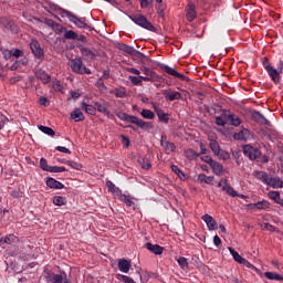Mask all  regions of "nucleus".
Instances as JSON below:
<instances>
[{
	"label": "nucleus",
	"mask_w": 283,
	"mask_h": 283,
	"mask_svg": "<svg viewBox=\"0 0 283 283\" xmlns=\"http://www.w3.org/2000/svg\"><path fill=\"white\" fill-rule=\"evenodd\" d=\"M254 118L258 120V123H261V125H271V122L266 119V117H264V115H262L260 112H255Z\"/></svg>",
	"instance_id": "40"
},
{
	"label": "nucleus",
	"mask_w": 283,
	"mask_h": 283,
	"mask_svg": "<svg viewBox=\"0 0 283 283\" xmlns=\"http://www.w3.org/2000/svg\"><path fill=\"white\" fill-rule=\"evenodd\" d=\"M50 281L52 283H70V279H67V274H65V272L61 274H52Z\"/></svg>",
	"instance_id": "21"
},
{
	"label": "nucleus",
	"mask_w": 283,
	"mask_h": 283,
	"mask_svg": "<svg viewBox=\"0 0 283 283\" xmlns=\"http://www.w3.org/2000/svg\"><path fill=\"white\" fill-rule=\"evenodd\" d=\"M35 77H38L43 83V85H48V83L52 81V76H50V74H48V72H45L43 69H38L35 71Z\"/></svg>",
	"instance_id": "14"
},
{
	"label": "nucleus",
	"mask_w": 283,
	"mask_h": 283,
	"mask_svg": "<svg viewBox=\"0 0 283 283\" xmlns=\"http://www.w3.org/2000/svg\"><path fill=\"white\" fill-rule=\"evenodd\" d=\"M39 103L43 107H50V99H48V97H40Z\"/></svg>",
	"instance_id": "62"
},
{
	"label": "nucleus",
	"mask_w": 283,
	"mask_h": 283,
	"mask_svg": "<svg viewBox=\"0 0 283 283\" xmlns=\"http://www.w3.org/2000/svg\"><path fill=\"white\" fill-rule=\"evenodd\" d=\"M262 65H263L264 70L268 72V75L270 76L271 81H273V77L277 76V69H275V67H273V65H271L269 57H263Z\"/></svg>",
	"instance_id": "10"
},
{
	"label": "nucleus",
	"mask_w": 283,
	"mask_h": 283,
	"mask_svg": "<svg viewBox=\"0 0 283 283\" xmlns=\"http://www.w3.org/2000/svg\"><path fill=\"white\" fill-rule=\"evenodd\" d=\"M252 176L256 178V180H260L261 182H263V185H269V179L271 178V176L266 174V171H262V170H254L252 172Z\"/></svg>",
	"instance_id": "16"
},
{
	"label": "nucleus",
	"mask_w": 283,
	"mask_h": 283,
	"mask_svg": "<svg viewBox=\"0 0 283 283\" xmlns=\"http://www.w3.org/2000/svg\"><path fill=\"white\" fill-rule=\"evenodd\" d=\"M53 205H55V207H63V205H67V199L65 197L55 196L53 197Z\"/></svg>",
	"instance_id": "42"
},
{
	"label": "nucleus",
	"mask_w": 283,
	"mask_h": 283,
	"mask_svg": "<svg viewBox=\"0 0 283 283\" xmlns=\"http://www.w3.org/2000/svg\"><path fill=\"white\" fill-rule=\"evenodd\" d=\"M96 87L99 90V92H105L107 90V86H105V82H103V78H98L96 82Z\"/></svg>",
	"instance_id": "58"
},
{
	"label": "nucleus",
	"mask_w": 283,
	"mask_h": 283,
	"mask_svg": "<svg viewBox=\"0 0 283 283\" xmlns=\"http://www.w3.org/2000/svg\"><path fill=\"white\" fill-rule=\"evenodd\" d=\"M268 196L270 200H273L276 205L282 199V197L280 196V191H275V190L270 191Z\"/></svg>",
	"instance_id": "46"
},
{
	"label": "nucleus",
	"mask_w": 283,
	"mask_h": 283,
	"mask_svg": "<svg viewBox=\"0 0 283 283\" xmlns=\"http://www.w3.org/2000/svg\"><path fill=\"white\" fill-rule=\"evenodd\" d=\"M179 266L181 269H189V262H187V258L185 256H180L178 260H177Z\"/></svg>",
	"instance_id": "57"
},
{
	"label": "nucleus",
	"mask_w": 283,
	"mask_h": 283,
	"mask_svg": "<svg viewBox=\"0 0 283 283\" xmlns=\"http://www.w3.org/2000/svg\"><path fill=\"white\" fill-rule=\"evenodd\" d=\"M118 50H120L122 52H125L126 54H129V56H138V54L139 56H145V54H143L140 51L125 43H120L118 45Z\"/></svg>",
	"instance_id": "8"
},
{
	"label": "nucleus",
	"mask_w": 283,
	"mask_h": 283,
	"mask_svg": "<svg viewBox=\"0 0 283 283\" xmlns=\"http://www.w3.org/2000/svg\"><path fill=\"white\" fill-rule=\"evenodd\" d=\"M65 165H69V167H72V169H76L77 171H80V169H83V165H81L74 160H66Z\"/></svg>",
	"instance_id": "56"
},
{
	"label": "nucleus",
	"mask_w": 283,
	"mask_h": 283,
	"mask_svg": "<svg viewBox=\"0 0 283 283\" xmlns=\"http://www.w3.org/2000/svg\"><path fill=\"white\" fill-rule=\"evenodd\" d=\"M139 3H140V8L145 9V8H149V6L154 3V0H139Z\"/></svg>",
	"instance_id": "61"
},
{
	"label": "nucleus",
	"mask_w": 283,
	"mask_h": 283,
	"mask_svg": "<svg viewBox=\"0 0 283 283\" xmlns=\"http://www.w3.org/2000/svg\"><path fill=\"white\" fill-rule=\"evenodd\" d=\"M222 191H226L228 196H231L232 198H238L239 196L238 191H235V189H233L231 186H223Z\"/></svg>",
	"instance_id": "47"
},
{
	"label": "nucleus",
	"mask_w": 283,
	"mask_h": 283,
	"mask_svg": "<svg viewBox=\"0 0 283 283\" xmlns=\"http://www.w3.org/2000/svg\"><path fill=\"white\" fill-rule=\"evenodd\" d=\"M187 21H193L196 19V4H189L186 13Z\"/></svg>",
	"instance_id": "31"
},
{
	"label": "nucleus",
	"mask_w": 283,
	"mask_h": 283,
	"mask_svg": "<svg viewBox=\"0 0 283 283\" xmlns=\"http://www.w3.org/2000/svg\"><path fill=\"white\" fill-rule=\"evenodd\" d=\"M171 171H174V174H177L180 180H185L187 178V175H185V172L176 165H171Z\"/></svg>",
	"instance_id": "49"
},
{
	"label": "nucleus",
	"mask_w": 283,
	"mask_h": 283,
	"mask_svg": "<svg viewBox=\"0 0 283 283\" xmlns=\"http://www.w3.org/2000/svg\"><path fill=\"white\" fill-rule=\"evenodd\" d=\"M3 21L6 30H9L12 34H19V25H17V23L8 19H3Z\"/></svg>",
	"instance_id": "27"
},
{
	"label": "nucleus",
	"mask_w": 283,
	"mask_h": 283,
	"mask_svg": "<svg viewBox=\"0 0 283 283\" xmlns=\"http://www.w3.org/2000/svg\"><path fill=\"white\" fill-rule=\"evenodd\" d=\"M63 171H67V168L64 166H51L50 174H63Z\"/></svg>",
	"instance_id": "55"
},
{
	"label": "nucleus",
	"mask_w": 283,
	"mask_h": 283,
	"mask_svg": "<svg viewBox=\"0 0 283 283\" xmlns=\"http://www.w3.org/2000/svg\"><path fill=\"white\" fill-rule=\"evenodd\" d=\"M118 199L120 200V202H125L127 207H136V203H134V199L127 195L122 193Z\"/></svg>",
	"instance_id": "36"
},
{
	"label": "nucleus",
	"mask_w": 283,
	"mask_h": 283,
	"mask_svg": "<svg viewBox=\"0 0 283 283\" xmlns=\"http://www.w3.org/2000/svg\"><path fill=\"white\" fill-rule=\"evenodd\" d=\"M10 196H12L13 198H21V190L14 189L11 191Z\"/></svg>",
	"instance_id": "64"
},
{
	"label": "nucleus",
	"mask_w": 283,
	"mask_h": 283,
	"mask_svg": "<svg viewBox=\"0 0 283 283\" xmlns=\"http://www.w3.org/2000/svg\"><path fill=\"white\" fill-rule=\"evenodd\" d=\"M146 249L150 251V253H154L155 255H163V252L165 251L164 247H160L158 244L153 243H146Z\"/></svg>",
	"instance_id": "22"
},
{
	"label": "nucleus",
	"mask_w": 283,
	"mask_h": 283,
	"mask_svg": "<svg viewBox=\"0 0 283 283\" xmlns=\"http://www.w3.org/2000/svg\"><path fill=\"white\" fill-rule=\"evenodd\" d=\"M143 72L146 76H142V80L145 81L146 83H149V82L154 83V81H158V74L149 70V67H144Z\"/></svg>",
	"instance_id": "12"
},
{
	"label": "nucleus",
	"mask_w": 283,
	"mask_h": 283,
	"mask_svg": "<svg viewBox=\"0 0 283 283\" xmlns=\"http://www.w3.org/2000/svg\"><path fill=\"white\" fill-rule=\"evenodd\" d=\"M199 182H205V185H213L214 177L213 176H206L205 174H200L198 176Z\"/></svg>",
	"instance_id": "38"
},
{
	"label": "nucleus",
	"mask_w": 283,
	"mask_h": 283,
	"mask_svg": "<svg viewBox=\"0 0 283 283\" xmlns=\"http://www.w3.org/2000/svg\"><path fill=\"white\" fill-rule=\"evenodd\" d=\"M228 251L230 252V255H232L234 262H238L240 264L241 260H243L242 255L235 251V249L229 247Z\"/></svg>",
	"instance_id": "45"
},
{
	"label": "nucleus",
	"mask_w": 283,
	"mask_h": 283,
	"mask_svg": "<svg viewBox=\"0 0 283 283\" xmlns=\"http://www.w3.org/2000/svg\"><path fill=\"white\" fill-rule=\"evenodd\" d=\"M243 154L249 158V160H258L259 158H262V150L258 147H253L251 144H247L243 146Z\"/></svg>",
	"instance_id": "5"
},
{
	"label": "nucleus",
	"mask_w": 283,
	"mask_h": 283,
	"mask_svg": "<svg viewBox=\"0 0 283 283\" xmlns=\"http://www.w3.org/2000/svg\"><path fill=\"white\" fill-rule=\"evenodd\" d=\"M128 80L130 81V83H132L133 85H143V76H142V75H139L138 77H137V76H134V75H130V76L128 77Z\"/></svg>",
	"instance_id": "53"
},
{
	"label": "nucleus",
	"mask_w": 283,
	"mask_h": 283,
	"mask_svg": "<svg viewBox=\"0 0 283 283\" xmlns=\"http://www.w3.org/2000/svg\"><path fill=\"white\" fill-rule=\"evenodd\" d=\"M71 120H74V123H81L85 120V115L81 111V108H75L73 112L70 114Z\"/></svg>",
	"instance_id": "20"
},
{
	"label": "nucleus",
	"mask_w": 283,
	"mask_h": 283,
	"mask_svg": "<svg viewBox=\"0 0 283 283\" xmlns=\"http://www.w3.org/2000/svg\"><path fill=\"white\" fill-rule=\"evenodd\" d=\"M82 109L91 116H96V106H92L85 102H82Z\"/></svg>",
	"instance_id": "33"
},
{
	"label": "nucleus",
	"mask_w": 283,
	"mask_h": 283,
	"mask_svg": "<svg viewBox=\"0 0 283 283\" xmlns=\"http://www.w3.org/2000/svg\"><path fill=\"white\" fill-rule=\"evenodd\" d=\"M19 242V238L14 234H9L4 239H0V244H14Z\"/></svg>",
	"instance_id": "35"
},
{
	"label": "nucleus",
	"mask_w": 283,
	"mask_h": 283,
	"mask_svg": "<svg viewBox=\"0 0 283 283\" xmlns=\"http://www.w3.org/2000/svg\"><path fill=\"white\" fill-rule=\"evenodd\" d=\"M64 39H69L71 41H76L78 39V33L74 32L73 30H65L64 31Z\"/></svg>",
	"instance_id": "44"
},
{
	"label": "nucleus",
	"mask_w": 283,
	"mask_h": 283,
	"mask_svg": "<svg viewBox=\"0 0 283 283\" xmlns=\"http://www.w3.org/2000/svg\"><path fill=\"white\" fill-rule=\"evenodd\" d=\"M201 219L206 222L209 231H216V229H218V222H216V219L210 214H203Z\"/></svg>",
	"instance_id": "15"
},
{
	"label": "nucleus",
	"mask_w": 283,
	"mask_h": 283,
	"mask_svg": "<svg viewBox=\"0 0 283 283\" xmlns=\"http://www.w3.org/2000/svg\"><path fill=\"white\" fill-rule=\"evenodd\" d=\"M157 14L158 17H165V10H167V4L165 2H161L160 4L156 6Z\"/></svg>",
	"instance_id": "51"
},
{
	"label": "nucleus",
	"mask_w": 283,
	"mask_h": 283,
	"mask_svg": "<svg viewBox=\"0 0 283 283\" xmlns=\"http://www.w3.org/2000/svg\"><path fill=\"white\" fill-rule=\"evenodd\" d=\"M54 32H56L57 34H62V32H65V28H63V25L59 24L55 22L54 27H53Z\"/></svg>",
	"instance_id": "60"
},
{
	"label": "nucleus",
	"mask_w": 283,
	"mask_h": 283,
	"mask_svg": "<svg viewBox=\"0 0 283 283\" xmlns=\"http://www.w3.org/2000/svg\"><path fill=\"white\" fill-rule=\"evenodd\" d=\"M40 167H41V169L43 170V171H51V169H52V166H50V165H48V159H45V158H41L40 159Z\"/></svg>",
	"instance_id": "54"
},
{
	"label": "nucleus",
	"mask_w": 283,
	"mask_h": 283,
	"mask_svg": "<svg viewBox=\"0 0 283 283\" xmlns=\"http://www.w3.org/2000/svg\"><path fill=\"white\" fill-rule=\"evenodd\" d=\"M270 207L271 203L266 200L247 205V209H252V211H266V209H270Z\"/></svg>",
	"instance_id": "7"
},
{
	"label": "nucleus",
	"mask_w": 283,
	"mask_h": 283,
	"mask_svg": "<svg viewBox=\"0 0 283 283\" xmlns=\"http://www.w3.org/2000/svg\"><path fill=\"white\" fill-rule=\"evenodd\" d=\"M118 269L122 273H129V270L132 269V262L126 259H120L118 261Z\"/></svg>",
	"instance_id": "25"
},
{
	"label": "nucleus",
	"mask_w": 283,
	"mask_h": 283,
	"mask_svg": "<svg viewBox=\"0 0 283 283\" xmlns=\"http://www.w3.org/2000/svg\"><path fill=\"white\" fill-rule=\"evenodd\" d=\"M216 125H218L219 127H224V125H227V120H224V118L218 116V117H216Z\"/></svg>",
	"instance_id": "63"
},
{
	"label": "nucleus",
	"mask_w": 283,
	"mask_h": 283,
	"mask_svg": "<svg viewBox=\"0 0 283 283\" xmlns=\"http://www.w3.org/2000/svg\"><path fill=\"white\" fill-rule=\"evenodd\" d=\"M161 70H164L166 72V74H169L170 76H175V78H180V81H185V78H187V76L185 74L176 71V69L170 67L167 64H163Z\"/></svg>",
	"instance_id": "11"
},
{
	"label": "nucleus",
	"mask_w": 283,
	"mask_h": 283,
	"mask_svg": "<svg viewBox=\"0 0 283 283\" xmlns=\"http://www.w3.org/2000/svg\"><path fill=\"white\" fill-rule=\"evenodd\" d=\"M111 93L114 94L116 98H125L127 96V91L125 90V87L112 90Z\"/></svg>",
	"instance_id": "37"
},
{
	"label": "nucleus",
	"mask_w": 283,
	"mask_h": 283,
	"mask_svg": "<svg viewBox=\"0 0 283 283\" xmlns=\"http://www.w3.org/2000/svg\"><path fill=\"white\" fill-rule=\"evenodd\" d=\"M234 140H249V129L240 130L239 133H234Z\"/></svg>",
	"instance_id": "34"
},
{
	"label": "nucleus",
	"mask_w": 283,
	"mask_h": 283,
	"mask_svg": "<svg viewBox=\"0 0 283 283\" xmlns=\"http://www.w3.org/2000/svg\"><path fill=\"white\" fill-rule=\"evenodd\" d=\"M185 154H186V157L188 160H196V158H200V153H197L196 150H193L191 148L187 149L185 151Z\"/></svg>",
	"instance_id": "43"
},
{
	"label": "nucleus",
	"mask_w": 283,
	"mask_h": 283,
	"mask_svg": "<svg viewBox=\"0 0 283 283\" xmlns=\"http://www.w3.org/2000/svg\"><path fill=\"white\" fill-rule=\"evenodd\" d=\"M30 50L32 54L35 56V59H43L45 56V53L43 52V49L41 48V43H39V40L32 39L30 42Z\"/></svg>",
	"instance_id": "6"
},
{
	"label": "nucleus",
	"mask_w": 283,
	"mask_h": 283,
	"mask_svg": "<svg viewBox=\"0 0 283 283\" xmlns=\"http://www.w3.org/2000/svg\"><path fill=\"white\" fill-rule=\"evenodd\" d=\"M106 187L108 188V191L114 193V196H117V198H119L120 195L123 193V190H120V188L116 187V185H114V182H112V181H107Z\"/></svg>",
	"instance_id": "30"
},
{
	"label": "nucleus",
	"mask_w": 283,
	"mask_h": 283,
	"mask_svg": "<svg viewBox=\"0 0 283 283\" xmlns=\"http://www.w3.org/2000/svg\"><path fill=\"white\" fill-rule=\"evenodd\" d=\"M70 67L75 74H92V71L83 65V60H81V57L71 60Z\"/></svg>",
	"instance_id": "4"
},
{
	"label": "nucleus",
	"mask_w": 283,
	"mask_h": 283,
	"mask_svg": "<svg viewBox=\"0 0 283 283\" xmlns=\"http://www.w3.org/2000/svg\"><path fill=\"white\" fill-rule=\"evenodd\" d=\"M161 94L166 97V101H180L182 98V94L178 91L164 90Z\"/></svg>",
	"instance_id": "9"
},
{
	"label": "nucleus",
	"mask_w": 283,
	"mask_h": 283,
	"mask_svg": "<svg viewBox=\"0 0 283 283\" xmlns=\"http://www.w3.org/2000/svg\"><path fill=\"white\" fill-rule=\"evenodd\" d=\"M160 145L167 151H176V144H174L172 142L167 140V136H161Z\"/></svg>",
	"instance_id": "26"
},
{
	"label": "nucleus",
	"mask_w": 283,
	"mask_h": 283,
	"mask_svg": "<svg viewBox=\"0 0 283 283\" xmlns=\"http://www.w3.org/2000/svg\"><path fill=\"white\" fill-rule=\"evenodd\" d=\"M276 73L277 75H274V77H272V82L274 83V85H280V83H282L281 74H283V60H280L276 64Z\"/></svg>",
	"instance_id": "17"
},
{
	"label": "nucleus",
	"mask_w": 283,
	"mask_h": 283,
	"mask_svg": "<svg viewBox=\"0 0 283 283\" xmlns=\"http://www.w3.org/2000/svg\"><path fill=\"white\" fill-rule=\"evenodd\" d=\"M95 109L99 112L101 114H104V116H107L108 118H114V115L107 109L106 104H101L98 102H95Z\"/></svg>",
	"instance_id": "23"
},
{
	"label": "nucleus",
	"mask_w": 283,
	"mask_h": 283,
	"mask_svg": "<svg viewBox=\"0 0 283 283\" xmlns=\"http://www.w3.org/2000/svg\"><path fill=\"white\" fill-rule=\"evenodd\" d=\"M61 15L62 17H66V19H69V21H71V23H74V25H76V28H80L82 30H85V28H87V20L85 18H78L75 14H73L72 12L61 9Z\"/></svg>",
	"instance_id": "3"
},
{
	"label": "nucleus",
	"mask_w": 283,
	"mask_h": 283,
	"mask_svg": "<svg viewBox=\"0 0 283 283\" xmlns=\"http://www.w3.org/2000/svg\"><path fill=\"white\" fill-rule=\"evenodd\" d=\"M78 49H80L82 56H85V59H90L92 61L93 59L96 57V54L93 53L92 50H90L83 45H80Z\"/></svg>",
	"instance_id": "29"
},
{
	"label": "nucleus",
	"mask_w": 283,
	"mask_h": 283,
	"mask_svg": "<svg viewBox=\"0 0 283 283\" xmlns=\"http://www.w3.org/2000/svg\"><path fill=\"white\" fill-rule=\"evenodd\" d=\"M38 128L40 129V132H42L43 134H46V136H54V134H56L54 132V129L48 127V126H43V125H39Z\"/></svg>",
	"instance_id": "50"
},
{
	"label": "nucleus",
	"mask_w": 283,
	"mask_h": 283,
	"mask_svg": "<svg viewBox=\"0 0 283 283\" xmlns=\"http://www.w3.org/2000/svg\"><path fill=\"white\" fill-rule=\"evenodd\" d=\"M117 117L119 118V120H125V123H132L133 125H137V127H140V129H154V124L151 122H145L134 115H128L127 113L119 112L117 113Z\"/></svg>",
	"instance_id": "1"
},
{
	"label": "nucleus",
	"mask_w": 283,
	"mask_h": 283,
	"mask_svg": "<svg viewBox=\"0 0 283 283\" xmlns=\"http://www.w3.org/2000/svg\"><path fill=\"white\" fill-rule=\"evenodd\" d=\"M210 167L214 176H222V171H224V167L222 166V164L214 160L210 164Z\"/></svg>",
	"instance_id": "28"
},
{
	"label": "nucleus",
	"mask_w": 283,
	"mask_h": 283,
	"mask_svg": "<svg viewBox=\"0 0 283 283\" xmlns=\"http://www.w3.org/2000/svg\"><path fill=\"white\" fill-rule=\"evenodd\" d=\"M210 149H211V151H213L214 156H217L218 153H219L222 148H220V144H218L217 140L211 139V140H210Z\"/></svg>",
	"instance_id": "48"
},
{
	"label": "nucleus",
	"mask_w": 283,
	"mask_h": 283,
	"mask_svg": "<svg viewBox=\"0 0 283 283\" xmlns=\"http://www.w3.org/2000/svg\"><path fill=\"white\" fill-rule=\"evenodd\" d=\"M217 156L220 160H229L231 158V155L229 154V151L224 149L219 150Z\"/></svg>",
	"instance_id": "52"
},
{
	"label": "nucleus",
	"mask_w": 283,
	"mask_h": 283,
	"mask_svg": "<svg viewBox=\"0 0 283 283\" xmlns=\"http://www.w3.org/2000/svg\"><path fill=\"white\" fill-rule=\"evenodd\" d=\"M268 186L272 187V189H282L283 187V181L280 179V177H271L268 181Z\"/></svg>",
	"instance_id": "24"
},
{
	"label": "nucleus",
	"mask_w": 283,
	"mask_h": 283,
	"mask_svg": "<svg viewBox=\"0 0 283 283\" xmlns=\"http://www.w3.org/2000/svg\"><path fill=\"white\" fill-rule=\"evenodd\" d=\"M264 277H266V280H272L275 282H283L282 274H277L276 272H265Z\"/></svg>",
	"instance_id": "32"
},
{
	"label": "nucleus",
	"mask_w": 283,
	"mask_h": 283,
	"mask_svg": "<svg viewBox=\"0 0 283 283\" xmlns=\"http://www.w3.org/2000/svg\"><path fill=\"white\" fill-rule=\"evenodd\" d=\"M46 187H49L50 189H65V185H63V182L52 178V177H49L46 179V182H45Z\"/></svg>",
	"instance_id": "19"
},
{
	"label": "nucleus",
	"mask_w": 283,
	"mask_h": 283,
	"mask_svg": "<svg viewBox=\"0 0 283 283\" xmlns=\"http://www.w3.org/2000/svg\"><path fill=\"white\" fill-rule=\"evenodd\" d=\"M128 18L130 19V21H133V23L139 25V28H144V30H148L149 32H156V27H154V24H151V22H149L145 15L130 14L128 15Z\"/></svg>",
	"instance_id": "2"
},
{
	"label": "nucleus",
	"mask_w": 283,
	"mask_h": 283,
	"mask_svg": "<svg viewBox=\"0 0 283 283\" xmlns=\"http://www.w3.org/2000/svg\"><path fill=\"white\" fill-rule=\"evenodd\" d=\"M140 116H143V118H146L147 120H154L156 118V114L149 109H142Z\"/></svg>",
	"instance_id": "41"
},
{
	"label": "nucleus",
	"mask_w": 283,
	"mask_h": 283,
	"mask_svg": "<svg viewBox=\"0 0 283 283\" xmlns=\"http://www.w3.org/2000/svg\"><path fill=\"white\" fill-rule=\"evenodd\" d=\"M23 54V51L15 49L12 51H9V56H14L15 59H19Z\"/></svg>",
	"instance_id": "59"
},
{
	"label": "nucleus",
	"mask_w": 283,
	"mask_h": 283,
	"mask_svg": "<svg viewBox=\"0 0 283 283\" xmlns=\"http://www.w3.org/2000/svg\"><path fill=\"white\" fill-rule=\"evenodd\" d=\"M153 107L161 123H169V114L165 113V111H163V108L156 104H154Z\"/></svg>",
	"instance_id": "18"
},
{
	"label": "nucleus",
	"mask_w": 283,
	"mask_h": 283,
	"mask_svg": "<svg viewBox=\"0 0 283 283\" xmlns=\"http://www.w3.org/2000/svg\"><path fill=\"white\" fill-rule=\"evenodd\" d=\"M138 163L142 167V169H151V161H149V158L146 157H139Z\"/></svg>",
	"instance_id": "39"
},
{
	"label": "nucleus",
	"mask_w": 283,
	"mask_h": 283,
	"mask_svg": "<svg viewBox=\"0 0 283 283\" xmlns=\"http://www.w3.org/2000/svg\"><path fill=\"white\" fill-rule=\"evenodd\" d=\"M223 118L224 120H228L233 127H240L242 125V119L235 114H223Z\"/></svg>",
	"instance_id": "13"
}]
</instances>
